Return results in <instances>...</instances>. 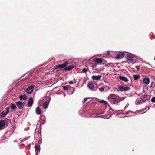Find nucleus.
<instances>
[{
  "label": "nucleus",
  "mask_w": 155,
  "mask_h": 155,
  "mask_svg": "<svg viewBox=\"0 0 155 155\" xmlns=\"http://www.w3.org/2000/svg\"><path fill=\"white\" fill-rule=\"evenodd\" d=\"M117 90L120 91H127L129 90L130 89L129 87H125L123 86L118 85L117 86Z\"/></svg>",
  "instance_id": "nucleus-1"
},
{
  "label": "nucleus",
  "mask_w": 155,
  "mask_h": 155,
  "mask_svg": "<svg viewBox=\"0 0 155 155\" xmlns=\"http://www.w3.org/2000/svg\"><path fill=\"white\" fill-rule=\"evenodd\" d=\"M88 88L91 90L95 91L97 90V88L95 87L93 83L89 82L87 84Z\"/></svg>",
  "instance_id": "nucleus-2"
},
{
  "label": "nucleus",
  "mask_w": 155,
  "mask_h": 155,
  "mask_svg": "<svg viewBox=\"0 0 155 155\" xmlns=\"http://www.w3.org/2000/svg\"><path fill=\"white\" fill-rule=\"evenodd\" d=\"M110 101L112 103L115 104L120 102V99L119 97H117L114 98H112Z\"/></svg>",
  "instance_id": "nucleus-3"
},
{
  "label": "nucleus",
  "mask_w": 155,
  "mask_h": 155,
  "mask_svg": "<svg viewBox=\"0 0 155 155\" xmlns=\"http://www.w3.org/2000/svg\"><path fill=\"white\" fill-rule=\"evenodd\" d=\"M68 64V62L67 61H66L65 62L64 64H58L55 65L54 66V68L57 69V68H62L65 66H66Z\"/></svg>",
  "instance_id": "nucleus-4"
},
{
  "label": "nucleus",
  "mask_w": 155,
  "mask_h": 155,
  "mask_svg": "<svg viewBox=\"0 0 155 155\" xmlns=\"http://www.w3.org/2000/svg\"><path fill=\"white\" fill-rule=\"evenodd\" d=\"M34 87V86L33 85L30 86L26 89V92L28 93L31 94L33 90Z\"/></svg>",
  "instance_id": "nucleus-5"
},
{
  "label": "nucleus",
  "mask_w": 155,
  "mask_h": 155,
  "mask_svg": "<svg viewBox=\"0 0 155 155\" xmlns=\"http://www.w3.org/2000/svg\"><path fill=\"white\" fill-rule=\"evenodd\" d=\"M16 104L19 108H22L24 106V103L23 102L18 101L16 103Z\"/></svg>",
  "instance_id": "nucleus-6"
},
{
  "label": "nucleus",
  "mask_w": 155,
  "mask_h": 155,
  "mask_svg": "<svg viewBox=\"0 0 155 155\" xmlns=\"http://www.w3.org/2000/svg\"><path fill=\"white\" fill-rule=\"evenodd\" d=\"M125 55V54L124 52H121L118 54L115 58L117 59H121Z\"/></svg>",
  "instance_id": "nucleus-7"
},
{
  "label": "nucleus",
  "mask_w": 155,
  "mask_h": 155,
  "mask_svg": "<svg viewBox=\"0 0 155 155\" xmlns=\"http://www.w3.org/2000/svg\"><path fill=\"white\" fill-rule=\"evenodd\" d=\"M6 109V112H5V111H3L2 112V114L1 115V117H4L6 116L7 114L8 113L9 111V108L8 107H7Z\"/></svg>",
  "instance_id": "nucleus-8"
},
{
  "label": "nucleus",
  "mask_w": 155,
  "mask_h": 155,
  "mask_svg": "<svg viewBox=\"0 0 155 155\" xmlns=\"http://www.w3.org/2000/svg\"><path fill=\"white\" fill-rule=\"evenodd\" d=\"M5 125V121L3 120H2L0 121V130H1L4 128V126Z\"/></svg>",
  "instance_id": "nucleus-9"
},
{
  "label": "nucleus",
  "mask_w": 155,
  "mask_h": 155,
  "mask_svg": "<svg viewBox=\"0 0 155 155\" xmlns=\"http://www.w3.org/2000/svg\"><path fill=\"white\" fill-rule=\"evenodd\" d=\"M119 79L125 82L128 81V79L126 77L123 76H120L119 77Z\"/></svg>",
  "instance_id": "nucleus-10"
},
{
  "label": "nucleus",
  "mask_w": 155,
  "mask_h": 155,
  "mask_svg": "<svg viewBox=\"0 0 155 155\" xmlns=\"http://www.w3.org/2000/svg\"><path fill=\"white\" fill-rule=\"evenodd\" d=\"M143 81L144 84L148 85L150 83V80L149 78H145L143 79Z\"/></svg>",
  "instance_id": "nucleus-11"
},
{
  "label": "nucleus",
  "mask_w": 155,
  "mask_h": 155,
  "mask_svg": "<svg viewBox=\"0 0 155 155\" xmlns=\"http://www.w3.org/2000/svg\"><path fill=\"white\" fill-rule=\"evenodd\" d=\"M74 67V66L73 65L65 67L64 68V70L66 71H69V70H71Z\"/></svg>",
  "instance_id": "nucleus-12"
},
{
  "label": "nucleus",
  "mask_w": 155,
  "mask_h": 155,
  "mask_svg": "<svg viewBox=\"0 0 155 155\" xmlns=\"http://www.w3.org/2000/svg\"><path fill=\"white\" fill-rule=\"evenodd\" d=\"M33 102V99L32 98H29V101L28 103V105L29 106H31Z\"/></svg>",
  "instance_id": "nucleus-13"
},
{
  "label": "nucleus",
  "mask_w": 155,
  "mask_h": 155,
  "mask_svg": "<svg viewBox=\"0 0 155 155\" xmlns=\"http://www.w3.org/2000/svg\"><path fill=\"white\" fill-rule=\"evenodd\" d=\"M41 109L39 107H37L36 108L35 112L37 114H41Z\"/></svg>",
  "instance_id": "nucleus-14"
},
{
  "label": "nucleus",
  "mask_w": 155,
  "mask_h": 155,
  "mask_svg": "<svg viewBox=\"0 0 155 155\" xmlns=\"http://www.w3.org/2000/svg\"><path fill=\"white\" fill-rule=\"evenodd\" d=\"M100 77L99 76L93 75L92 76V78L93 80H97L99 79Z\"/></svg>",
  "instance_id": "nucleus-15"
},
{
  "label": "nucleus",
  "mask_w": 155,
  "mask_h": 155,
  "mask_svg": "<svg viewBox=\"0 0 155 155\" xmlns=\"http://www.w3.org/2000/svg\"><path fill=\"white\" fill-rule=\"evenodd\" d=\"M95 61L97 63H100L103 62V59L101 58H97L95 60Z\"/></svg>",
  "instance_id": "nucleus-16"
},
{
  "label": "nucleus",
  "mask_w": 155,
  "mask_h": 155,
  "mask_svg": "<svg viewBox=\"0 0 155 155\" xmlns=\"http://www.w3.org/2000/svg\"><path fill=\"white\" fill-rule=\"evenodd\" d=\"M17 108L16 105L14 104H12L11 105V108L12 109H15Z\"/></svg>",
  "instance_id": "nucleus-17"
},
{
  "label": "nucleus",
  "mask_w": 155,
  "mask_h": 155,
  "mask_svg": "<svg viewBox=\"0 0 155 155\" xmlns=\"http://www.w3.org/2000/svg\"><path fill=\"white\" fill-rule=\"evenodd\" d=\"M48 103L47 101H46L43 104V107L44 108H46L48 107Z\"/></svg>",
  "instance_id": "nucleus-18"
},
{
  "label": "nucleus",
  "mask_w": 155,
  "mask_h": 155,
  "mask_svg": "<svg viewBox=\"0 0 155 155\" xmlns=\"http://www.w3.org/2000/svg\"><path fill=\"white\" fill-rule=\"evenodd\" d=\"M141 99L143 102H145L147 100V96L144 95L143 97H142Z\"/></svg>",
  "instance_id": "nucleus-19"
},
{
  "label": "nucleus",
  "mask_w": 155,
  "mask_h": 155,
  "mask_svg": "<svg viewBox=\"0 0 155 155\" xmlns=\"http://www.w3.org/2000/svg\"><path fill=\"white\" fill-rule=\"evenodd\" d=\"M27 96L25 95H21L20 96L19 98L21 100L25 99L26 98Z\"/></svg>",
  "instance_id": "nucleus-20"
},
{
  "label": "nucleus",
  "mask_w": 155,
  "mask_h": 155,
  "mask_svg": "<svg viewBox=\"0 0 155 155\" xmlns=\"http://www.w3.org/2000/svg\"><path fill=\"white\" fill-rule=\"evenodd\" d=\"M133 76L134 79L135 80H138L140 77V76L139 75H134Z\"/></svg>",
  "instance_id": "nucleus-21"
},
{
  "label": "nucleus",
  "mask_w": 155,
  "mask_h": 155,
  "mask_svg": "<svg viewBox=\"0 0 155 155\" xmlns=\"http://www.w3.org/2000/svg\"><path fill=\"white\" fill-rule=\"evenodd\" d=\"M35 148L36 151H39L40 150V147L39 146L35 145Z\"/></svg>",
  "instance_id": "nucleus-22"
},
{
  "label": "nucleus",
  "mask_w": 155,
  "mask_h": 155,
  "mask_svg": "<svg viewBox=\"0 0 155 155\" xmlns=\"http://www.w3.org/2000/svg\"><path fill=\"white\" fill-rule=\"evenodd\" d=\"M99 102L101 103H104L105 104H108V102L107 101H104L103 100H101L100 101H99Z\"/></svg>",
  "instance_id": "nucleus-23"
},
{
  "label": "nucleus",
  "mask_w": 155,
  "mask_h": 155,
  "mask_svg": "<svg viewBox=\"0 0 155 155\" xmlns=\"http://www.w3.org/2000/svg\"><path fill=\"white\" fill-rule=\"evenodd\" d=\"M69 87V86L68 85H66L63 86V88L64 90H68Z\"/></svg>",
  "instance_id": "nucleus-24"
},
{
  "label": "nucleus",
  "mask_w": 155,
  "mask_h": 155,
  "mask_svg": "<svg viewBox=\"0 0 155 155\" xmlns=\"http://www.w3.org/2000/svg\"><path fill=\"white\" fill-rule=\"evenodd\" d=\"M151 101L152 102H155V97H153L151 99Z\"/></svg>",
  "instance_id": "nucleus-25"
},
{
  "label": "nucleus",
  "mask_w": 155,
  "mask_h": 155,
  "mask_svg": "<svg viewBox=\"0 0 155 155\" xmlns=\"http://www.w3.org/2000/svg\"><path fill=\"white\" fill-rule=\"evenodd\" d=\"M127 59L129 60H131L132 59V58L131 56H128L127 57Z\"/></svg>",
  "instance_id": "nucleus-26"
},
{
  "label": "nucleus",
  "mask_w": 155,
  "mask_h": 155,
  "mask_svg": "<svg viewBox=\"0 0 155 155\" xmlns=\"http://www.w3.org/2000/svg\"><path fill=\"white\" fill-rule=\"evenodd\" d=\"M82 72L83 73H85L87 71V70L85 68H83L82 70Z\"/></svg>",
  "instance_id": "nucleus-27"
},
{
  "label": "nucleus",
  "mask_w": 155,
  "mask_h": 155,
  "mask_svg": "<svg viewBox=\"0 0 155 155\" xmlns=\"http://www.w3.org/2000/svg\"><path fill=\"white\" fill-rule=\"evenodd\" d=\"M104 90V88L102 87H101L100 88H99V90L100 91H101V92H102Z\"/></svg>",
  "instance_id": "nucleus-28"
},
{
  "label": "nucleus",
  "mask_w": 155,
  "mask_h": 155,
  "mask_svg": "<svg viewBox=\"0 0 155 155\" xmlns=\"http://www.w3.org/2000/svg\"><path fill=\"white\" fill-rule=\"evenodd\" d=\"M140 101L138 100H136L135 101L136 103L137 104H140Z\"/></svg>",
  "instance_id": "nucleus-29"
},
{
  "label": "nucleus",
  "mask_w": 155,
  "mask_h": 155,
  "mask_svg": "<svg viewBox=\"0 0 155 155\" xmlns=\"http://www.w3.org/2000/svg\"><path fill=\"white\" fill-rule=\"evenodd\" d=\"M135 67L136 68L137 70V71H139V70L140 69V67L139 66H136Z\"/></svg>",
  "instance_id": "nucleus-30"
},
{
  "label": "nucleus",
  "mask_w": 155,
  "mask_h": 155,
  "mask_svg": "<svg viewBox=\"0 0 155 155\" xmlns=\"http://www.w3.org/2000/svg\"><path fill=\"white\" fill-rule=\"evenodd\" d=\"M69 83L70 84H73V82L71 81H69Z\"/></svg>",
  "instance_id": "nucleus-31"
},
{
  "label": "nucleus",
  "mask_w": 155,
  "mask_h": 155,
  "mask_svg": "<svg viewBox=\"0 0 155 155\" xmlns=\"http://www.w3.org/2000/svg\"><path fill=\"white\" fill-rule=\"evenodd\" d=\"M154 84H155L154 83H152L151 86L153 87L154 86Z\"/></svg>",
  "instance_id": "nucleus-32"
},
{
  "label": "nucleus",
  "mask_w": 155,
  "mask_h": 155,
  "mask_svg": "<svg viewBox=\"0 0 155 155\" xmlns=\"http://www.w3.org/2000/svg\"><path fill=\"white\" fill-rule=\"evenodd\" d=\"M87 99V98H85L84 99V100L83 101V103Z\"/></svg>",
  "instance_id": "nucleus-33"
},
{
  "label": "nucleus",
  "mask_w": 155,
  "mask_h": 155,
  "mask_svg": "<svg viewBox=\"0 0 155 155\" xmlns=\"http://www.w3.org/2000/svg\"><path fill=\"white\" fill-rule=\"evenodd\" d=\"M154 60H155V58H154Z\"/></svg>",
  "instance_id": "nucleus-34"
}]
</instances>
